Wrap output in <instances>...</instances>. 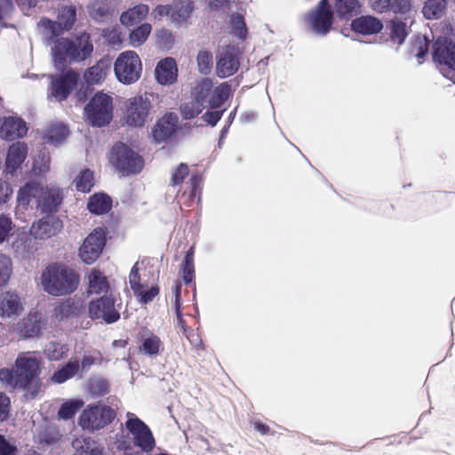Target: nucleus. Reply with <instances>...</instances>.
<instances>
[{"label": "nucleus", "instance_id": "nucleus-42", "mask_svg": "<svg viewBox=\"0 0 455 455\" xmlns=\"http://www.w3.org/2000/svg\"><path fill=\"white\" fill-rule=\"evenodd\" d=\"M151 30V25L147 22L132 29L129 35L131 45L133 47H139L143 44L150 35Z\"/></svg>", "mask_w": 455, "mask_h": 455}, {"label": "nucleus", "instance_id": "nucleus-7", "mask_svg": "<svg viewBox=\"0 0 455 455\" xmlns=\"http://www.w3.org/2000/svg\"><path fill=\"white\" fill-rule=\"evenodd\" d=\"M110 162L119 172L125 174L139 173L143 168V158L124 143H116L111 150Z\"/></svg>", "mask_w": 455, "mask_h": 455}, {"label": "nucleus", "instance_id": "nucleus-26", "mask_svg": "<svg viewBox=\"0 0 455 455\" xmlns=\"http://www.w3.org/2000/svg\"><path fill=\"white\" fill-rule=\"evenodd\" d=\"M28 155V147L23 142H16L10 146L6 160L5 171L13 174L20 167Z\"/></svg>", "mask_w": 455, "mask_h": 455}, {"label": "nucleus", "instance_id": "nucleus-58", "mask_svg": "<svg viewBox=\"0 0 455 455\" xmlns=\"http://www.w3.org/2000/svg\"><path fill=\"white\" fill-rule=\"evenodd\" d=\"M12 228V221L11 217L6 214H0V243L8 240Z\"/></svg>", "mask_w": 455, "mask_h": 455}, {"label": "nucleus", "instance_id": "nucleus-31", "mask_svg": "<svg viewBox=\"0 0 455 455\" xmlns=\"http://www.w3.org/2000/svg\"><path fill=\"white\" fill-rule=\"evenodd\" d=\"M83 309L84 307L82 304L69 299L57 305L53 311L56 319L63 321L70 317L78 316L82 313Z\"/></svg>", "mask_w": 455, "mask_h": 455}, {"label": "nucleus", "instance_id": "nucleus-19", "mask_svg": "<svg viewBox=\"0 0 455 455\" xmlns=\"http://www.w3.org/2000/svg\"><path fill=\"white\" fill-rule=\"evenodd\" d=\"M28 132L26 123L19 118L8 116L0 120V138L5 140H14L24 137Z\"/></svg>", "mask_w": 455, "mask_h": 455}, {"label": "nucleus", "instance_id": "nucleus-44", "mask_svg": "<svg viewBox=\"0 0 455 455\" xmlns=\"http://www.w3.org/2000/svg\"><path fill=\"white\" fill-rule=\"evenodd\" d=\"M390 29L392 40L399 45L403 44L409 35L407 24L399 18H395L391 20Z\"/></svg>", "mask_w": 455, "mask_h": 455}, {"label": "nucleus", "instance_id": "nucleus-60", "mask_svg": "<svg viewBox=\"0 0 455 455\" xmlns=\"http://www.w3.org/2000/svg\"><path fill=\"white\" fill-rule=\"evenodd\" d=\"M411 10V0H391V12L395 13L407 14Z\"/></svg>", "mask_w": 455, "mask_h": 455}, {"label": "nucleus", "instance_id": "nucleus-17", "mask_svg": "<svg viewBox=\"0 0 455 455\" xmlns=\"http://www.w3.org/2000/svg\"><path fill=\"white\" fill-rule=\"evenodd\" d=\"M63 228L61 220L55 215L42 217L30 228L31 235L38 240H44L55 235Z\"/></svg>", "mask_w": 455, "mask_h": 455}, {"label": "nucleus", "instance_id": "nucleus-16", "mask_svg": "<svg viewBox=\"0 0 455 455\" xmlns=\"http://www.w3.org/2000/svg\"><path fill=\"white\" fill-rule=\"evenodd\" d=\"M432 56L435 62L455 70V44L451 40L438 37L433 44Z\"/></svg>", "mask_w": 455, "mask_h": 455}, {"label": "nucleus", "instance_id": "nucleus-32", "mask_svg": "<svg viewBox=\"0 0 455 455\" xmlns=\"http://www.w3.org/2000/svg\"><path fill=\"white\" fill-rule=\"evenodd\" d=\"M84 401L82 398H70L65 400L58 409L59 419L70 420L84 407Z\"/></svg>", "mask_w": 455, "mask_h": 455}, {"label": "nucleus", "instance_id": "nucleus-51", "mask_svg": "<svg viewBox=\"0 0 455 455\" xmlns=\"http://www.w3.org/2000/svg\"><path fill=\"white\" fill-rule=\"evenodd\" d=\"M213 60L212 54L211 52L203 50L197 54V66L198 70L201 74L208 75L211 73Z\"/></svg>", "mask_w": 455, "mask_h": 455}, {"label": "nucleus", "instance_id": "nucleus-57", "mask_svg": "<svg viewBox=\"0 0 455 455\" xmlns=\"http://www.w3.org/2000/svg\"><path fill=\"white\" fill-rule=\"evenodd\" d=\"M430 42L426 36H417L416 41L412 45V52H415V56L418 59H423L429 51Z\"/></svg>", "mask_w": 455, "mask_h": 455}, {"label": "nucleus", "instance_id": "nucleus-30", "mask_svg": "<svg viewBox=\"0 0 455 455\" xmlns=\"http://www.w3.org/2000/svg\"><path fill=\"white\" fill-rule=\"evenodd\" d=\"M36 237L31 235V230L27 234H21L15 241L12 242V247L17 253L20 254L22 259H27L37 251V243Z\"/></svg>", "mask_w": 455, "mask_h": 455}, {"label": "nucleus", "instance_id": "nucleus-21", "mask_svg": "<svg viewBox=\"0 0 455 455\" xmlns=\"http://www.w3.org/2000/svg\"><path fill=\"white\" fill-rule=\"evenodd\" d=\"M43 318L38 312H30L18 326V333L22 339H33L42 335Z\"/></svg>", "mask_w": 455, "mask_h": 455}, {"label": "nucleus", "instance_id": "nucleus-38", "mask_svg": "<svg viewBox=\"0 0 455 455\" xmlns=\"http://www.w3.org/2000/svg\"><path fill=\"white\" fill-rule=\"evenodd\" d=\"M212 82L209 78H204L192 92V99L199 103H202L204 107L210 106V100L212 92Z\"/></svg>", "mask_w": 455, "mask_h": 455}, {"label": "nucleus", "instance_id": "nucleus-13", "mask_svg": "<svg viewBox=\"0 0 455 455\" xmlns=\"http://www.w3.org/2000/svg\"><path fill=\"white\" fill-rule=\"evenodd\" d=\"M151 95H139L128 100L126 106V123L136 127L143 126L152 109Z\"/></svg>", "mask_w": 455, "mask_h": 455}, {"label": "nucleus", "instance_id": "nucleus-41", "mask_svg": "<svg viewBox=\"0 0 455 455\" xmlns=\"http://www.w3.org/2000/svg\"><path fill=\"white\" fill-rule=\"evenodd\" d=\"M57 20L66 31L70 30L76 21V7L63 5L59 9Z\"/></svg>", "mask_w": 455, "mask_h": 455}, {"label": "nucleus", "instance_id": "nucleus-20", "mask_svg": "<svg viewBox=\"0 0 455 455\" xmlns=\"http://www.w3.org/2000/svg\"><path fill=\"white\" fill-rule=\"evenodd\" d=\"M76 376L79 379L83 378V374L80 372V360L77 356H72L57 367L51 379L56 384H62Z\"/></svg>", "mask_w": 455, "mask_h": 455}, {"label": "nucleus", "instance_id": "nucleus-5", "mask_svg": "<svg viewBox=\"0 0 455 455\" xmlns=\"http://www.w3.org/2000/svg\"><path fill=\"white\" fill-rule=\"evenodd\" d=\"M84 115L92 126H107L113 118L112 98L104 92H97L85 105Z\"/></svg>", "mask_w": 455, "mask_h": 455}, {"label": "nucleus", "instance_id": "nucleus-10", "mask_svg": "<svg viewBox=\"0 0 455 455\" xmlns=\"http://www.w3.org/2000/svg\"><path fill=\"white\" fill-rule=\"evenodd\" d=\"M106 228H94L84 240L78 251L81 260L87 265L94 263L102 254L106 246Z\"/></svg>", "mask_w": 455, "mask_h": 455}, {"label": "nucleus", "instance_id": "nucleus-12", "mask_svg": "<svg viewBox=\"0 0 455 455\" xmlns=\"http://www.w3.org/2000/svg\"><path fill=\"white\" fill-rule=\"evenodd\" d=\"M60 72L59 75L51 76L50 85L51 96L59 102L68 98L80 78L79 73L72 68Z\"/></svg>", "mask_w": 455, "mask_h": 455}, {"label": "nucleus", "instance_id": "nucleus-1", "mask_svg": "<svg viewBox=\"0 0 455 455\" xmlns=\"http://www.w3.org/2000/svg\"><path fill=\"white\" fill-rule=\"evenodd\" d=\"M42 367L43 360L35 353H20L12 368H0V381L12 389L24 391L26 401L35 400L42 391Z\"/></svg>", "mask_w": 455, "mask_h": 455}, {"label": "nucleus", "instance_id": "nucleus-45", "mask_svg": "<svg viewBox=\"0 0 455 455\" xmlns=\"http://www.w3.org/2000/svg\"><path fill=\"white\" fill-rule=\"evenodd\" d=\"M180 275L182 278V282L185 285H194V299L196 298V273H195V266L194 261H188L187 259H182L180 264Z\"/></svg>", "mask_w": 455, "mask_h": 455}, {"label": "nucleus", "instance_id": "nucleus-11", "mask_svg": "<svg viewBox=\"0 0 455 455\" xmlns=\"http://www.w3.org/2000/svg\"><path fill=\"white\" fill-rule=\"evenodd\" d=\"M311 29L318 36H326L334 23V12L329 0H321L307 14Z\"/></svg>", "mask_w": 455, "mask_h": 455}, {"label": "nucleus", "instance_id": "nucleus-53", "mask_svg": "<svg viewBox=\"0 0 455 455\" xmlns=\"http://www.w3.org/2000/svg\"><path fill=\"white\" fill-rule=\"evenodd\" d=\"M36 203V208L41 212V213L48 215H55L60 210L63 201H35Z\"/></svg>", "mask_w": 455, "mask_h": 455}, {"label": "nucleus", "instance_id": "nucleus-50", "mask_svg": "<svg viewBox=\"0 0 455 455\" xmlns=\"http://www.w3.org/2000/svg\"><path fill=\"white\" fill-rule=\"evenodd\" d=\"M115 444L117 451H124V455H140L139 451L134 450L132 437L131 438L129 435H116Z\"/></svg>", "mask_w": 455, "mask_h": 455}, {"label": "nucleus", "instance_id": "nucleus-37", "mask_svg": "<svg viewBox=\"0 0 455 455\" xmlns=\"http://www.w3.org/2000/svg\"><path fill=\"white\" fill-rule=\"evenodd\" d=\"M111 385L108 379L94 376L87 381V390L92 397H102L110 392Z\"/></svg>", "mask_w": 455, "mask_h": 455}, {"label": "nucleus", "instance_id": "nucleus-3", "mask_svg": "<svg viewBox=\"0 0 455 455\" xmlns=\"http://www.w3.org/2000/svg\"><path fill=\"white\" fill-rule=\"evenodd\" d=\"M79 282V274L62 263L49 265L41 275L44 291L55 297L73 293L76 291Z\"/></svg>", "mask_w": 455, "mask_h": 455}, {"label": "nucleus", "instance_id": "nucleus-63", "mask_svg": "<svg viewBox=\"0 0 455 455\" xmlns=\"http://www.w3.org/2000/svg\"><path fill=\"white\" fill-rule=\"evenodd\" d=\"M47 22V28L49 29L52 35L49 38V44L52 45L53 40H55L56 38H60L59 36L62 33L63 30H65V28H62V25H60V22L58 20L56 21L48 20Z\"/></svg>", "mask_w": 455, "mask_h": 455}, {"label": "nucleus", "instance_id": "nucleus-9", "mask_svg": "<svg viewBox=\"0 0 455 455\" xmlns=\"http://www.w3.org/2000/svg\"><path fill=\"white\" fill-rule=\"evenodd\" d=\"M88 316L92 320L102 319L107 324L116 323L121 315L116 308L114 295L108 293L92 299L88 303Z\"/></svg>", "mask_w": 455, "mask_h": 455}, {"label": "nucleus", "instance_id": "nucleus-14", "mask_svg": "<svg viewBox=\"0 0 455 455\" xmlns=\"http://www.w3.org/2000/svg\"><path fill=\"white\" fill-rule=\"evenodd\" d=\"M180 128L179 117L173 112L166 113L153 127L152 135L156 143L167 142Z\"/></svg>", "mask_w": 455, "mask_h": 455}, {"label": "nucleus", "instance_id": "nucleus-22", "mask_svg": "<svg viewBox=\"0 0 455 455\" xmlns=\"http://www.w3.org/2000/svg\"><path fill=\"white\" fill-rule=\"evenodd\" d=\"M156 81L163 85L172 84L177 81L178 68L174 59L166 57L161 60L155 69Z\"/></svg>", "mask_w": 455, "mask_h": 455}, {"label": "nucleus", "instance_id": "nucleus-2", "mask_svg": "<svg viewBox=\"0 0 455 455\" xmlns=\"http://www.w3.org/2000/svg\"><path fill=\"white\" fill-rule=\"evenodd\" d=\"M51 51L54 67L59 71H64L68 65L91 57L93 44L90 35L84 32L76 38V41L64 37L56 38L52 42Z\"/></svg>", "mask_w": 455, "mask_h": 455}, {"label": "nucleus", "instance_id": "nucleus-29", "mask_svg": "<svg viewBox=\"0 0 455 455\" xmlns=\"http://www.w3.org/2000/svg\"><path fill=\"white\" fill-rule=\"evenodd\" d=\"M72 447L75 449L73 455H104V447L92 437L75 439Z\"/></svg>", "mask_w": 455, "mask_h": 455}, {"label": "nucleus", "instance_id": "nucleus-27", "mask_svg": "<svg viewBox=\"0 0 455 455\" xmlns=\"http://www.w3.org/2000/svg\"><path fill=\"white\" fill-rule=\"evenodd\" d=\"M86 278L88 283L86 293L88 295L100 294L101 292L108 293L109 283L108 277L99 268H92Z\"/></svg>", "mask_w": 455, "mask_h": 455}, {"label": "nucleus", "instance_id": "nucleus-56", "mask_svg": "<svg viewBox=\"0 0 455 455\" xmlns=\"http://www.w3.org/2000/svg\"><path fill=\"white\" fill-rule=\"evenodd\" d=\"M232 33L237 36L239 38L243 39L247 34L246 24L244 18L241 14H236L232 17Z\"/></svg>", "mask_w": 455, "mask_h": 455}, {"label": "nucleus", "instance_id": "nucleus-48", "mask_svg": "<svg viewBox=\"0 0 455 455\" xmlns=\"http://www.w3.org/2000/svg\"><path fill=\"white\" fill-rule=\"evenodd\" d=\"M12 274V262L10 257L0 254V288L6 286Z\"/></svg>", "mask_w": 455, "mask_h": 455}, {"label": "nucleus", "instance_id": "nucleus-52", "mask_svg": "<svg viewBox=\"0 0 455 455\" xmlns=\"http://www.w3.org/2000/svg\"><path fill=\"white\" fill-rule=\"evenodd\" d=\"M114 201H87V210L93 215L107 214L112 209Z\"/></svg>", "mask_w": 455, "mask_h": 455}, {"label": "nucleus", "instance_id": "nucleus-36", "mask_svg": "<svg viewBox=\"0 0 455 455\" xmlns=\"http://www.w3.org/2000/svg\"><path fill=\"white\" fill-rule=\"evenodd\" d=\"M149 7L147 4H139L128 11L123 12L120 16V21L123 25L132 26L142 20L148 14Z\"/></svg>", "mask_w": 455, "mask_h": 455}, {"label": "nucleus", "instance_id": "nucleus-18", "mask_svg": "<svg viewBox=\"0 0 455 455\" xmlns=\"http://www.w3.org/2000/svg\"><path fill=\"white\" fill-rule=\"evenodd\" d=\"M139 352L149 357H156L164 351V343L160 338L150 330L144 328L139 333Z\"/></svg>", "mask_w": 455, "mask_h": 455}, {"label": "nucleus", "instance_id": "nucleus-39", "mask_svg": "<svg viewBox=\"0 0 455 455\" xmlns=\"http://www.w3.org/2000/svg\"><path fill=\"white\" fill-rule=\"evenodd\" d=\"M232 94V89L228 82L220 84L212 92L210 107L218 108L221 107Z\"/></svg>", "mask_w": 455, "mask_h": 455}, {"label": "nucleus", "instance_id": "nucleus-62", "mask_svg": "<svg viewBox=\"0 0 455 455\" xmlns=\"http://www.w3.org/2000/svg\"><path fill=\"white\" fill-rule=\"evenodd\" d=\"M188 174V167L185 164H180L172 172L171 182L173 186L182 183L184 178Z\"/></svg>", "mask_w": 455, "mask_h": 455}, {"label": "nucleus", "instance_id": "nucleus-64", "mask_svg": "<svg viewBox=\"0 0 455 455\" xmlns=\"http://www.w3.org/2000/svg\"><path fill=\"white\" fill-rule=\"evenodd\" d=\"M371 6L376 12H391V0H372Z\"/></svg>", "mask_w": 455, "mask_h": 455}, {"label": "nucleus", "instance_id": "nucleus-15", "mask_svg": "<svg viewBox=\"0 0 455 455\" xmlns=\"http://www.w3.org/2000/svg\"><path fill=\"white\" fill-rule=\"evenodd\" d=\"M216 73L220 78L234 75L240 67L238 53L235 46L228 45L220 51L217 56Z\"/></svg>", "mask_w": 455, "mask_h": 455}, {"label": "nucleus", "instance_id": "nucleus-25", "mask_svg": "<svg viewBox=\"0 0 455 455\" xmlns=\"http://www.w3.org/2000/svg\"><path fill=\"white\" fill-rule=\"evenodd\" d=\"M382 28V21L372 15H362L355 18L351 22V29L361 35L378 34Z\"/></svg>", "mask_w": 455, "mask_h": 455}, {"label": "nucleus", "instance_id": "nucleus-55", "mask_svg": "<svg viewBox=\"0 0 455 455\" xmlns=\"http://www.w3.org/2000/svg\"><path fill=\"white\" fill-rule=\"evenodd\" d=\"M18 447L10 437H6L4 435L0 434V455H17Z\"/></svg>", "mask_w": 455, "mask_h": 455}, {"label": "nucleus", "instance_id": "nucleus-23", "mask_svg": "<svg viewBox=\"0 0 455 455\" xmlns=\"http://www.w3.org/2000/svg\"><path fill=\"white\" fill-rule=\"evenodd\" d=\"M194 8L195 4L190 0L173 2L171 4V22L177 28L187 27Z\"/></svg>", "mask_w": 455, "mask_h": 455}, {"label": "nucleus", "instance_id": "nucleus-6", "mask_svg": "<svg viewBox=\"0 0 455 455\" xmlns=\"http://www.w3.org/2000/svg\"><path fill=\"white\" fill-rule=\"evenodd\" d=\"M126 417L125 428L132 436L133 446L139 448L140 454L153 451L156 442L150 427L132 412H127Z\"/></svg>", "mask_w": 455, "mask_h": 455}, {"label": "nucleus", "instance_id": "nucleus-33", "mask_svg": "<svg viewBox=\"0 0 455 455\" xmlns=\"http://www.w3.org/2000/svg\"><path fill=\"white\" fill-rule=\"evenodd\" d=\"M132 291L137 298L138 302L142 306H146L152 302L159 294L160 287L155 284L148 288L145 284L141 283V285L139 286L136 283H132Z\"/></svg>", "mask_w": 455, "mask_h": 455}, {"label": "nucleus", "instance_id": "nucleus-59", "mask_svg": "<svg viewBox=\"0 0 455 455\" xmlns=\"http://www.w3.org/2000/svg\"><path fill=\"white\" fill-rule=\"evenodd\" d=\"M190 194L188 199H201L202 179L198 175H192L189 180Z\"/></svg>", "mask_w": 455, "mask_h": 455}, {"label": "nucleus", "instance_id": "nucleus-49", "mask_svg": "<svg viewBox=\"0 0 455 455\" xmlns=\"http://www.w3.org/2000/svg\"><path fill=\"white\" fill-rule=\"evenodd\" d=\"M204 108L202 103L192 99L189 102H186L180 106V113L184 119L189 120L201 114Z\"/></svg>", "mask_w": 455, "mask_h": 455}, {"label": "nucleus", "instance_id": "nucleus-54", "mask_svg": "<svg viewBox=\"0 0 455 455\" xmlns=\"http://www.w3.org/2000/svg\"><path fill=\"white\" fill-rule=\"evenodd\" d=\"M40 188L36 183H27L20 188L16 199H37L39 196Z\"/></svg>", "mask_w": 455, "mask_h": 455}, {"label": "nucleus", "instance_id": "nucleus-34", "mask_svg": "<svg viewBox=\"0 0 455 455\" xmlns=\"http://www.w3.org/2000/svg\"><path fill=\"white\" fill-rule=\"evenodd\" d=\"M358 0H334V8L338 17L341 20H349L354 14L361 11Z\"/></svg>", "mask_w": 455, "mask_h": 455}, {"label": "nucleus", "instance_id": "nucleus-8", "mask_svg": "<svg viewBox=\"0 0 455 455\" xmlns=\"http://www.w3.org/2000/svg\"><path fill=\"white\" fill-rule=\"evenodd\" d=\"M114 72L117 80L124 84L137 82L142 72V64L139 55L133 51L120 53L116 60Z\"/></svg>", "mask_w": 455, "mask_h": 455}, {"label": "nucleus", "instance_id": "nucleus-28", "mask_svg": "<svg viewBox=\"0 0 455 455\" xmlns=\"http://www.w3.org/2000/svg\"><path fill=\"white\" fill-rule=\"evenodd\" d=\"M110 68L109 60H100L94 66L85 70L84 78L89 84H99L106 79Z\"/></svg>", "mask_w": 455, "mask_h": 455}, {"label": "nucleus", "instance_id": "nucleus-24", "mask_svg": "<svg viewBox=\"0 0 455 455\" xmlns=\"http://www.w3.org/2000/svg\"><path fill=\"white\" fill-rule=\"evenodd\" d=\"M23 311V305L16 291H5L0 295V316L3 318L19 315Z\"/></svg>", "mask_w": 455, "mask_h": 455}, {"label": "nucleus", "instance_id": "nucleus-46", "mask_svg": "<svg viewBox=\"0 0 455 455\" xmlns=\"http://www.w3.org/2000/svg\"><path fill=\"white\" fill-rule=\"evenodd\" d=\"M110 12V6L108 0H95L90 7L91 17L98 21L106 19Z\"/></svg>", "mask_w": 455, "mask_h": 455}, {"label": "nucleus", "instance_id": "nucleus-40", "mask_svg": "<svg viewBox=\"0 0 455 455\" xmlns=\"http://www.w3.org/2000/svg\"><path fill=\"white\" fill-rule=\"evenodd\" d=\"M68 135V129L62 124H55L47 130L45 139L50 144L58 146L63 143Z\"/></svg>", "mask_w": 455, "mask_h": 455}, {"label": "nucleus", "instance_id": "nucleus-4", "mask_svg": "<svg viewBox=\"0 0 455 455\" xmlns=\"http://www.w3.org/2000/svg\"><path fill=\"white\" fill-rule=\"evenodd\" d=\"M116 411L102 401L87 404L77 418V425L90 434L103 429L116 419Z\"/></svg>", "mask_w": 455, "mask_h": 455}, {"label": "nucleus", "instance_id": "nucleus-35", "mask_svg": "<svg viewBox=\"0 0 455 455\" xmlns=\"http://www.w3.org/2000/svg\"><path fill=\"white\" fill-rule=\"evenodd\" d=\"M448 0H426L422 8L423 16L427 20L442 18L447 9Z\"/></svg>", "mask_w": 455, "mask_h": 455}, {"label": "nucleus", "instance_id": "nucleus-61", "mask_svg": "<svg viewBox=\"0 0 455 455\" xmlns=\"http://www.w3.org/2000/svg\"><path fill=\"white\" fill-rule=\"evenodd\" d=\"M11 400L4 392H0V421L6 420L10 416Z\"/></svg>", "mask_w": 455, "mask_h": 455}, {"label": "nucleus", "instance_id": "nucleus-43", "mask_svg": "<svg viewBox=\"0 0 455 455\" xmlns=\"http://www.w3.org/2000/svg\"><path fill=\"white\" fill-rule=\"evenodd\" d=\"M73 184L79 192L87 193L94 185L93 172L89 169L82 171L74 180Z\"/></svg>", "mask_w": 455, "mask_h": 455}, {"label": "nucleus", "instance_id": "nucleus-47", "mask_svg": "<svg viewBox=\"0 0 455 455\" xmlns=\"http://www.w3.org/2000/svg\"><path fill=\"white\" fill-rule=\"evenodd\" d=\"M156 44L164 51L171 50L175 43L174 36L169 29L161 28L156 32Z\"/></svg>", "mask_w": 455, "mask_h": 455}]
</instances>
